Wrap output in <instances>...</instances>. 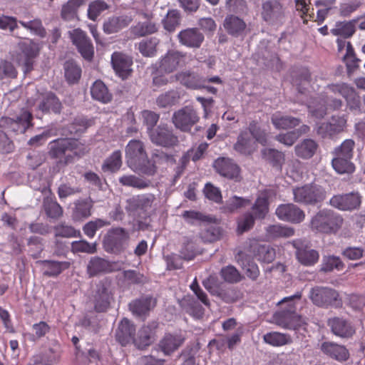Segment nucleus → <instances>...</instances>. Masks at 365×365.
I'll return each instance as SVG.
<instances>
[{
	"label": "nucleus",
	"mask_w": 365,
	"mask_h": 365,
	"mask_svg": "<svg viewBox=\"0 0 365 365\" xmlns=\"http://www.w3.org/2000/svg\"><path fill=\"white\" fill-rule=\"evenodd\" d=\"M87 152V148L73 138H58L48 145V155L56 160L57 171L73 163Z\"/></svg>",
	"instance_id": "nucleus-1"
},
{
	"label": "nucleus",
	"mask_w": 365,
	"mask_h": 365,
	"mask_svg": "<svg viewBox=\"0 0 365 365\" xmlns=\"http://www.w3.org/2000/svg\"><path fill=\"white\" fill-rule=\"evenodd\" d=\"M33 115L30 110L23 108L14 118L2 117L0 119V151L11 153L13 143L3 129L15 133H24L32 126Z\"/></svg>",
	"instance_id": "nucleus-2"
},
{
	"label": "nucleus",
	"mask_w": 365,
	"mask_h": 365,
	"mask_svg": "<svg viewBox=\"0 0 365 365\" xmlns=\"http://www.w3.org/2000/svg\"><path fill=\"white\" fill-rule=\"evenodd\" d=\"M125 160L127 165L134 172L153 176L157 172V168L149 160L143 143L139 140H131L125 147Z\"/></svg>",
	"instance_id": "nucleus-3"
},
{
	"label": "nucleus",
	"mask_w": 365,
	"mask_h": 365,
	"mask_svg": "<svg viewBox=\"0 0 365 365\" xmlns=\"http://www.w3.org/2000/svg\"><path fill=\"white\" fill-rule=\"evenodd\" d=\"M342 217L330 210H322L312 217L310 228L312 231L323 234H335L341 227Z\"/></svg>",
	"instance_id": "nucleus-4"
},
{
	"label": "nucleus",
	"mask_w": 365,
	"mask_h": 365,
	"mask_svg": "<svg viewBox=\"0 0 365 365\" xmlns=\"http://www.w3.org/2000/svg\"><path fill=\"white\" fill-rule=\"evenodd\" d=\"M355 143L351 139H346L336 147L333 154L334 158L331 163L334 169L340 174L350 173L354 171V165L351 162Z\"/></svg>",
	"instance_id": "nucleus-5"
},
{
	"label": "nucleus",
	"mask_w": 365,
	"mask_h": 365,
	"mask_svg": "<svg viewBox=\"0 0 365 365\" xmlns=\"http://www.w3.org/2000/svg\"><path fill=\"white\" fill-rule=\"evenodd\" d=\"M292 193L294 202L311 205L322 202L327 196L325 189L314 183L294 187Z\"/></svg>",
	"instance_id": "nucleus-6"
},
{
	"label": "nucleus",
	"mask_w": 365,
	"mask_h": 365,
	"mask_svg": "<svg viewBox=\"0 0 365 365\" xmlns=\"http://www.w3.org/2000/svg\"><path fill=\"white\" fill-rule=\"evenodd\" d=\"M312 303L322 308L338 307L342 304L339 293L334 289L327 287H315L309 294Z\"/></svg>",
	"instance_id": "nucleus-7"
},
{
	"label": "nucleus",
	"mask_w": 365,
	"mask_h": 365,
	"mask_svg": "<svg viewBox=\"0 0 365 365\" xmlns=\"http://www.w3.org/2000/svg\"><path fill=\"white\" fill-rule=\"evenodd\" d=\"M38 103L36 109L42 113H60L62 105L59 99L52 92L47 91L44 93H36L34 97H31L27 100L28 107H34Z\"/></svg>",
	"instance_id": "nucleus-8"
},
{
	"label": "nucleus",
	"mask_w": 365,
	"mask_h": 365,
	"mask_svg": "<svg viewBox=\"0 0 365 365\" xmlns=\"http://www.w3.org/2000/svg\"><path fill=\"white\" fill-rule=\"evenodd\" d=\"M186 53L177 50H168L161 56L155 66L156 69L164 73H171L185 63Z\"/></svg>",
	"instance_id": "nucleus-9"
},
{
	"label": "nucleus",
	"mask_w": 365,
	"mask_h": 365,
	"mask_svg": "<svg viewBox=\"0 0 365 365\" xmlns=\"http://www.w3.org/2000/svg\"><path fill=\"white\" fill-rule=\"evenodd\" d=\"M113 298L110 282L106 279L101 280L97 284L93 296L94 309L97 312H106L110 307Z\"/></svg>",
	"instance_id": "nucleus-10"
},
{
	"label": "nucleus",
	"mask_w": 365,
	"mask_h": 365,
	"mask_svg": "<svg viewBox=\"0 0 365 365\" xmlns=\"http://www.w3.org/2000/svg\"><path fill=\"white\" fill-rule=\"evenodd\" d=\"M362 197L358 192L334 195L329 200L331 206L343 211H351L359 209Z\"/></svg>",
	"instance_id": "nucleus-11"
},
{
	"label": "nucleus",
	"mask_w": 365,
	"mask_h": 365,
	"mask_svg": "<svg viewBox=\"0 0 365 365\" xmlns=\"http://www.w3.org/2000/svg\"><path fill=\"white\" fill-rule=\"evenodd\" d=\"M73 43L76 46L82 57L90 61L94 55L93 46L86 34L80 29L69 32Z\"/></svg>",
	"instance_id": "nucleus-12"
},
{
	"label": "nucleus",
	"mask_w": 365,
	"mask_h": 365,
	"mask_svg": "<svg viewBox=\"0 0 365 365\" xmlns=\"http://www.w3.org/2000/svg\"><path fill=\"white\" fill-rule=\"evenodd\" d=\"M172 120L177 128L187 131L198 121L199 117L192 107L185 106L175 112Z\"/></svg>",
	"instance_id": "nucleus-13"
},
{
	"label": "nucleus",
	"mask_w": 365,
	"mask_h": 365,
	"mask_svg": "<svg viewBox=\"0 0 365 365\" xmlns=\"http://www.w3.org/2000/svg\"><path fill=\"white\" fill-rule=\"evenodd\" d=\"M261 16L262 19L269 24H275L283 20L284 10L279 1L269 0L263 2Z\"/></svg>",
	"instance_id": "nucleus-14"
},
{
	"label": "nucleus",
	"mask_w": 365,
	"mask_h": 365,
	"mask_svg": "<svg viewBox=\"0 0 365 365\" xmlns=\"http://www.w3.org/2000/svg\"><path fill=\"white\" fill-rule=\"evenodd\" d=\"M274 322L284 329H297L305 324L304 319L296 312L281 310L274 314Z\"/></svg>",
	"instance_id": "nucleus-15"
},
{
	"label": "nucleus",
	"mask_w": 365,
	"mask_h": 365,
	"mask_svg": "<svg viewBox=\"0 0 365 365\" xmlns=\"http://www.w3.org/2000/svg\"><path fill=\"white\" fill-rule=\"evenodd\" d=\"M275 214L280 220L294 224L300 223L305 218L304 212L293 203L279 205L275 210Z\"/></svg>",
	"instance_id": "nucleus-16"
},
{
	"label": "nucleus",
	"mask_w": 365,
	"mask_h": 365,
	"mask_svg": "<svg viewBox=\"0 0 365 365\" xmlns=\"http://www.w3.org/2000/svg\"><path fill=\"white\" fill-rule=\"evenodd\" d=\"M155 200V195L151 193L135 195L127 200L125 209L133 215L140 212L147 214Z\"/></svg>",
	"instance_id": "nucleus-17"
},
{
	"label": "nucleus",
	"mask_w": 365,
	"mask_h": 365,
	"mask_svg": "<svg viewBox=\"0 0 365 365\" xmlns=\"http://www.w3.org/2000/svg\"><path fill=\"white\" fill-rule=\"evenodd\" d=\"M185 339L181 331L166 333L160 340L158 346L165 355L170 356L184 344Z\"/></svg>",
	"instance_id": "nucleus-18"
},
{
	"label": "nucleus",
	"mask_w": 365,
	"mask_h": 365,
	"mask_svg": "<svg viewBox=\"0 0 365 365\" xmlns=\"http://www.w3.org/2000/svg\"><path fill=\"white\" fill-rule=\"evenodd\" d=\"M213 167L220 175L228 179L238 180L240 169L239 166L228 158H218L214 161Z\"/></svg>",
	"instance_id": "nucleus-19"
},
{
	"label": "nucleus",
	"mask_w": 365,
	"mask_h": 365,
	"mask_svg": "<svg viewBox=\"0 0 365 365\" xmlns=\"http://www.w3.org/2000/svg\"><path fill=\"white\" fill-rule=\"evenodd\" d=\"M179 43L190 48H199L204 41L203 34L197 28H187L178 34Z\"/></svg>",
	"instance_id": "nucleus-20"
},
{
	"label": "nucleus",
	"mask_w": 365,
	"mask_h": 365,
	"mask_svg": "<svg viewBox=\"0 0 365 365\" xmlns=\"http://www.w3.org/2000/svg\"><path fill=\"white\" fill-rule=\"evenodd\" d=\"M150 138L151 141L159 145L170 147L178 143V138L166 125H160L157 128L150 130Z\"/></svg>",
	"instance_id": "nucleus-21"
},
{
	"label": "nucleus",
	"mask_w": 365,
	"mask_h": 365,
	"mask_svg": "<svg viewBox=\"0 0 365 365\" xmlns=\"http://www.w3.org/2000/svg\"><path fill=\"white\" fill-rule=\"evenodd\" d=\"M346 124V119L344 116H333L330 122L318 125L317 133L322 138L331 137L343 131Z\"/></svg>",
	"instance_id": "nucleus-22"
},
{
	"label": "nucleus",
	"mask_w": 365,
	"mask_h": 365,
	"mask_svg": "<svg viewBox=\"0 0 365 365\" xmlns=\"http://www.w3.org/2000/svg\"><path fill=\"white\" fill-rule=\"evenodd\" d=\"M129 238L128 232L123 228L116 227L110 230L104 240L107 250L115 252L123 249V244Z\"/></svg>",
	"instance_id": "nucleus-23"
},
{
	"label": "nucleus",
	"mask_w": 365,
	"mask_h": 365,
	"mask_svg": "<svg viewBox=\"0 0 365 365\" xmlns=\"http://www.w3.org/2000/svg\"><path fill=\"white\" fill-rule=\"evenodd\" d=\"M111 63L115 73L123 78H127L132 71L133 60L123 53L114 52L111 56Z\"/></svg>",
	"instance_id": "nucleus-24"
},
{
	"label": "nucleus",
	"mask_w": 365,
	"mask_h": 365,
	"mask_svg": "<svg viewBox=\"0 0 365 365\" xmlns=\"http://www.w3.org/2000/svg\"><path fill=\"white\" fill-rule=\"evenodd\" d=\"M327 325L334 335L341 338H349L355 333V329L352 324L343 318H330L327 321Z\"/></svg>",
	"instance_id": "nucleus-25"
},
{
	"label": "nucleus",
	"mask_w": 365,
	"mask_h": 365,
	"mask_svg": "<svg viewBox=\"0 0 365 365\" xmlns=\"http://www.w3.org/2000/svg\"><path fill=\"white\" fill-rule=\"evenodd\" d=\"M131 15L124 14L118 16H111L108 18L103 23V30L107 34L117 33L124 28L128 26L132 22Z\"/></svg>",
	"instance_id": "nucleus-26"
},
{
	"label": "nucleus",
	"mask_w": 365,
	"mask_h": 365,
	"mask_svg": "<svg viewBox=\"0 0 365 365\" xmlns=\"http://www.w3.org/2000/svg\"><path fill=\"white\" fill-rule=\"evenodd\" d=\"M37 263L41 267L43 274L49 277H56L68 269L71 263L67 261L39 260Z\"/></svg>",
	"instance_id": "nucleus-27"
},
{
	"label": "nucleus",
	"mask_w": 365,
	"mask_h": 365,
	"mask_svg": "<svg viewBox=\"0 0 365 365\" xmlns=\"http://www.w3.org/2000/svg\"><path fill=\"white\" fill-rule=\"evenodd\" d=\"M113 269V264L108 260L100 257H93L88 262L86 272L89 277H93L100 274L111 272Z\"/></svg>",
	"instance_id": "nucleus-28"
},
{
	"label": "nucleus",
	"mask_w": 365,
	"mask_h": 365,
	"mask_svg": "<svg viewBox=\"0 0 365 365\" xmlns=\"http://www.w3.org/2000/svg\"><path fill=\"white\" fill-rule=\"evenodd\" d=\"M18 45L19 49L26 57L24 62V72H29L33 68V59L38 53V45L31 39L21 41Z\"/></svg>",
	"instance_id": "nucleus-29"
},
{
	"label": "nucleus",
	"mask_w": 365,
	"mask_h": 365,
	"mask_svg": "<svg viewBox=\"0 0 365 365\" xmlns=\"http://www.w3.org/2000/svg\"><path fill=\"white\" fill-rule=\"evenodd\" d=\"M202 284L211 294L218 297L223 301L226 302L234 301L233 297L230 294V292H232V289H223L220 287L215 276L210 275L203 280Z\"/></svg>",
	"instance_id": "nucleus-30"
},
{
	"label": "nucleus",
	"mask_w": 365,
	"mask_h": 365,
	"mask_svg": "<svg viewBox=\"0 0 365 365\" xmlns=\"http://www.w3.org/2000/svg\"><path fill=\"white\" fill-rule=\"evenodd\" d=\"M321 350L330 358L340 362L346 361L349 357L348 349L344 346L334 342L325 341L322 343Z\"/></svg>",
	"instance_id": "nucleus-31"
},
{
	"label": "nucleus",
	"mask_w": 365,
	"mask_h": 365,
	"mask_svg": "<svg viewBox=\"0 0 365 365\" xmlns=\"http://www.w3.org/2000/svg\"><path fill=\"white\" fill-rule=\"evenodd\" d=\"M135 328L130 320L123 319L115 332L116 340L122 345L125 346L134 339Z\"/></svg>",
	"instance_id": "nucleus-32"
},
{
	"label": "nucleus",
	"mask_w": 365,
	"mask_h": 365,
	"mask_svg": "<svg viewBox=\"0 0 365 365\" xmlns=\"http://www.w3.org/2000/svg\"><path fill=\"white\" fill-rule=\"evenodd\" d=\"M299 240L293 241V245L297 249L296 256L298 261L303 265L312 266L316 264L319 257L318 252L315 250L302 248L299 246Z\"/></svg>",
	"instance_id": "nucleus-33"
},
{
	"label": "nucleus",
	"mask_w": 365,
	"mask_h": 365,
	"mask_svg": "<svg viewBox=\"0 0 365 365\" xmlns=\"http://www.w3.org/2000/svg\"><path fill=\"white\" fill-rule=\"evenodd\" d=\"M234 149L242 155H251L256 149V142L247 130H242L237 137Z\"/></svg>",
	"instance_id": "nucleus-34"
},
{
	"label": "nucleus",
	"mask_w": 365,
	"mask_h": 365,
	"mask_svg": "<svg viewBox=\"0 0 365 365\" xmlns=\"http://www.w3.org/2000/svg\"><path fill=\"white\" fill-rule=\"evenodd\" d=\"M271 121L274 128L279 130L294 128L301 123L299 118L284 115L279 111L275 112L272 115Z\"/></svg>",
	"instance_id": "nucleus-35"
},
{
	"label": "nucleus",
	"mask_w": 365,
	"mask_h": 365,
	"mask_svg": "<svg viewBox=\"0 0 365 365\" xmlns=\"http://www.w3.org/2000/svg\"><path fill=\"white\" fill-rule=\"evenodd\" d=\"M176 79L180 81L181 84L188 88L200 89L205 87V80L203 77L200 76L198 74L185 71L176 74Z\"/></svg>",
	"instance_id": "nucleus-36"
},
{
	"label": "nucleus",
	"mask_w": 365,
	"mask_h": 365,
	"mask_svg": "<svg viewBox=\"0 0 365 365\" xmlns=\"http://www.w3.org/2000/svg\"><path fill=\"white\" fill-rule=\"evenodd\" d=\"M156 305V299L150 296L142 297L129 304L130 311L135 315L146 314Z\"/></svg>",
	"instance_id": "nucleus-37"
},
{
	"label": "nucleus",
	"mask_w": 365,
	"mask_h": 365,
	"mask_svg": "<svg viewBox=\"0 0 365 365\" xmlns=\"http://www.w3.org/2000/svg\"><path fill=\"white\" fill-rule=\"evenodd\" d=\"M156 327L157 324L153 322L151 324L143 326L138 331V337L135 339V343L138 348L143 349L153 342Z\"/></svg>",
	"instance_id": "nucleus-38"
},
{
	"label": "nucleus",
	"mask_w": 365,
	"mask_h": 365,
	"mask_svg": "<svg viewBox=\"0 0 365 365\" xmlns=\"http://www.w3.org/2000/svg\"><path fill=\"white\" fill-rule=\"evenodd\" d=\"M263 341L272 346H282L292 343V338L288 334L270 331L263 336Z\"/></svg>",
	"instance_id": "nucleus-39"
},
{
	"label": "nucleus",
	"mask_w": 365,
	"mask_h": 365,
	"mask_svg": "<svg viewBox=\"0 0 365 365\" xmlns=\"http://www.w3.org/2000/svg\"><path fill=\"white\" fill-rule=\"evenodd\" d=\"M355 20L336 21L330 30V33L333 36H341L344 38H350L355 33Z\"/></svg>",
	"instance_id": "nucleus-40"
},
{
	"label": "nucleus",
	"mask_w": 365,
	"mask_h": 365,
	"mask_svg": "<svg viewBox=\"0 0 365 365\" xmlns=\"http://www.w3.org/2000/svg\"><path fill=\"white\" fill-rule=\"evenodd\" d=\"M223 25L227 33L234 36L241 35L246 28L245 21L234 15L227 16L225 19Z\"/></svg>",
	"instance_id": "nucleus-41"
},
{
	"label": "nucleus",
	"mask_w": 365,
	"mask_h": 365,
	"mask_svg": "<svg viewBox=\"0 0 365 365\" xmlns=\"http://www.w3.org/2000/svg\"><path fill=\"white\" fill-rule=\"evenodd\" d=\"M318 148L315 140L307 138L297 144L295 148L296 155L303 159H309L315 154Z\"/></svg>",
	"instance_id": "nucleus-42"
},
{
	"label": "nucleus",
	"mask_w": 365,
	"mask_h": 365,
	"mask_svg": "<svg viewBox=\"0 0 365 365\" xmlns=\"http://www.w3.org/2000/svg\"><path fill=\"white\" fill-rule=\"evenodd\" d=\"M91 94L93 99L103 103H108L112 98L108 88L101 81H96L93 83L91 88Z\"/></svg>",
	"instance_id": "nucleus-43"
},
{
	"label": "nucleus",
	"mask_w": 365,
	"mask_h": 365,
	"mask_svg": "<svg viewBox=\"0 0 365 365\" xmlns=\"http://www.w3.org/2000/svg\"><path fill=\"white\" fill-rule=\"evenodd\" d=\"M251 212L256 219H264L269 212V201L266 194L259 195L252 207Z\"/></svg>",
	"instance_id": "nucleus-44"
},
{
	"label": "nucleus",
	"mask_w": 365,
	"mask_h": 365,
	"mask_svg": "<svg viewBox=\"0 0 365 365\" xmlns=\"http://www.w3.org/2000/svg\"><path fill=\"white\" fill-rule=\"evenodd\" d=\"M122 155L120 150H115L103 162L101 169L104 173H115L122 166Z\"/></svg>",
	"instance_id": "nucleus-45"
},
{
	"label": "nucleus",
	"mask_w": 365,
	"mask_h": 365,
	"mask_svg": "<svg viewBox=\"0 0 365 365\" xmlns=\"http://www.w3.org/2000/svg\"><path fill=\"white\" fill-rule=\"evenodd\" d=\"M267 236L270 238L289 237L294 235V228L280 224L269 225L266 228Z\"/></svg>",
	"instance_id": "nucleus-46"
},
{
	"label": "nucleus",
	"mask_w": 365,
	"mask_h": 365,
	"mask_svg": "<svg viewBox=\"0 0 365 365\" xmlns=\"http://www.w3.org/2000/svg\"><path fill=\"white\" fill-rule=\"evenodd\" d=\"M87 0H69L61 9V17L66 21H71L76 18L78 9L86 3Z\"/></svg>",
	"instance_id": "nucleus-47"
},
{
	"label": "nucleus",
	"mask_w": 365,
	"mask_h": 365,
	"mask_svg": "<svg viewBox=\"0 0 365 365\" xmlns=\"http://www.w3.org/2000/svg\"><path fill=\"white\" fill-rule=\"evenodd\" d=\"M159 41L155 38L142 40L138 46L139 52L145 57H153L157 53Z\"/></svg>",
	"instance_id": "nucleus-48"
},
{
	"label": "nucleus",
	"mask_w": 365,
	"mask_h": 365,
	"mask_svg": "<svg viewBox=\"0 0 365 365\" xmlns=\"http://www.w3.org/2000/svg\"><path fill=\"white\" fill-rule=\"evenodd\" d=\"M64 73L69 83H75L81 76V68L73 61H67L64 63Z\"/></svg>",
	"instance_id": "nucleus-49"
},
{
	"label": "nucleus",
	"mask_w": 365,
	"mask_h": 365,
	"mask_svg": "<svg viewBox=\"0 0 365 365\" xmlns=\"http://www.w3.org/2000/svg\"><path fill=\"white\" fill-rule=\"evenodd\" d=\"M119 182L123 186L137 189H145L149 186V181L140 178L134 175H124L119 178Z\"/></svg>",
	"instance_id": "nucleus-50"
},
{
	"label": "nucleus",
	"mask_w": 365,
	"mask_h": 365,
	"mask_svg": "<svg viewBox=\"0 0 365 365\" xmlns=\"http://www.w3.org/2000/svg\"><path fill=\"white\" fill-rule=\"evenodd\" d=\"M220 276L225 282L230 284L240 282L243 278L240 272L233 265L222 267L220 270Z\"/></svg>",
	"instance_id": "nucleus-51"
},
{
	"label": "nucleus",
	"mask_w": 365,
	"mask_h": 365,
	"mask_svg": "<svg viewBox=\"0 0 365 365\" xmlns=\"http://www.w3.org/2000/svg\"><path fill=\"white\" fill-rule=\"evenodd\" d=\"M180 21V14L179 11L177 9H170L162 22L164 29L169 32H172L179 26Z\"/></svg>",
	"instance_id": "nucleus-52"
},
{
	"label": "nucleus",
	"mask_w": 365,
	"mask_h": 365,
	"mask_svg": "<svg viewBox=\"0 0 365 365\" xmlns=\"http://www.w3.org/2000/svg\"><path fill=\"white\" fill-rule=\"evenodd\" d=\"M131 32L136 36L140 37L152 34L158 31L157 25L152 21L138 23L130 28Z\"/></svg>",
	"instance_id": "nucleus-53"
},
{
	"label": "nucleus",
	"mask_w": 365,
	"mask_h": 365,
	"mask_svg": "<svg viewBox=\"0 0 365 365\" xmlns=\"http://www.w3.org/2000/svg\"><path fill=\"white\" fill-rule=\"evenodd\" d=\"M179 99L178 92L172 90L160 94L156 99V103L160 108H167L178 103Z\"/></svg>",
	"instance_id": "nucleus-54"
},
{
	"label": "nucleus",
	"mask_w": 365,
	"mask_h": 365,
	"mask_svg": "<svg viewBox=\"0 0 365 365\" xmlns=\"http://www.w3.org/2000/svg\"><path fill=\"white\" fill-rule=\"evenodd\" d=\"M344 267V264L339 257L329 255L323 257L321 270L328 272L334 269L341 270Z\"/></svg>",
	"instance_id": "nucleus-55"
},
{
	"label": "nucleus",
	"mask_w": 365,
	"mask_h": 365,
	"mask_svg": "<svg viewBox=\"0 0 365 365\" xmlns=\"http://www.w3.org/2000/svg\"><path fill=\"white\" fill-rule=\"evenodd\" d=\"M108 8V4L103 0L93 1L88 5V17L92 21H96L101 14Z\"/></svg>",
	"instance_id": "nucleus-56"
},
{
	"label": "nucleus",
	"mask_w": 365,
	"mask_h": 365,
	"mask_svg": "<svg viewBox=\"0 0 365 365\" xmlns=\"http://www.w3.org/2000/svg\"><path fill=\"white\" fill-rule=\"evenodd\" d=\"M75 210L73 211V217L80 220L81 218L88 217L91 215L92 208V202L88 200H78L76 202Z\"/></svg>",
	"instance_id": "nucleus-57"
},
{
	"label": "nucleus",
	"mask_w": 365,
	"mask_h": 365,
	"mask_svg": "<svg viewBox=\"0 0 365 365\" xmlns=\"http://www.w3.org/2000/svg\"><path fill=\"white\" fill-rule=\"evenodd\" d=\"M55 237L66 238L76 237L81 235V232L66 223H60L53 227Z\"/></svg>",
	"instance_id": "nucleus-58"
},
{
	"label": "nucleus",
	"mask_w": 365,
	"mask_h": 365,
	"mask_svg": "<svg viewBox=\"0 0 365 365\" xmlns=\"http://www.w3.org/2000/svg\"><path fill=\"white\" fill-rule=\"evenodd\" d=\"M302 298V292H297L294 294L283 298L277 304L281 305L282 310L296 312L297 304Z\"/></svg>",
	"instance_id": "nucleus-59"
},
{
	"label": "nucleus",
	"mask_w": 365,
	"mask_h": 365,
	"mask_svg": "<svg viewBox=\"0 0 365 365\" xmlns=\"http://www.w3.org/2000/svg\"><path fill=\"white\" fill-rule=\"evenodd\" d=\"M71 251L73 253L94 254L97 251L96 243H89L84 240L73 241L71 243Z\"/></svg>",
	"instance_id": "nucleus-60"
},
{
	"label": "nucleus",
	"mask_w": 365,
	"mask_h": 365,
	"mask_svg": "<svg viewBox=\"0 0 365 365\" xmlns=\"http://www.w3.org/2000/svg\"><path fill=\"white\" fill-rule=\"evenodd\" d=\"M327 89L334 94H338L346 98L353 95L354 88L346 83H332L327 86Z\"/></svg>",
	"instance_id": "nucleus-61"
},
{
	"label": "nucleus",
	"mask_w": 365,
	"mask_h": 365,
	"mask_svg": "<svg viewBox=\"0 0 365 365\" xmlns=\"http://www.w3.org/2000/svg\"><path fill=\"white\" fill-rule=\"evenodd\" d=\"M19 24L27 30L30 31L32 34L44 37L46 36V30L43 28L41 21L36 19L29 21H19Z\"/></svg>",
	"instance_id": "nucleus-62"
},
{
	"label": "nucleus",
	"mask_w": 365,
	"mask_h": 365,
	"mask_svg": "<svg viewBox=\"0 0 365 365\" xmlns=\"http://www.w3.org/2000/svg\"><path fill=\"white\" fill-rule=\"evenodd\" d=\"M245 130H247V133H250V136L256 143H259L262 145H265L267 143V135L265 132L259 128L255 121L251 122Z\"/></svg>",
	"instance_id": "nucleus-63"
},
{
	"label": "nucleus",
	"mask_w": 365,
	"mask_h": 365,
	"mask_svg": "<svg viewBox=\"0 0 365 365\" xmlns=\"http://www.w3.org/2000/svg\"><path fill=\"white\" fill-rule=\"evenodd\" d=\"M257 220L250 212H247L239 217L237 220V231L243 233L250 230Z\"/></svg>",
	"instance_id": "nucleus-64"
}]
</instances>
